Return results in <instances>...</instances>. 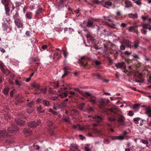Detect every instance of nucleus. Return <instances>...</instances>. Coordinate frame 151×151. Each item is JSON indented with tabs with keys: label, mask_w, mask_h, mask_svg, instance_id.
Segmentation results:
<instances>
[{
	"label": "nucleus",
	"mask_w": 151,
	"mask_h": 151,
	"mask_svg": "<svg viewBox=\"0 0 151 151\" xmlns=\"http://www.w3.org/2000/svg\"><path fill=\"white\" fill-rule=\"evenodd\" d=\"M109 111L114 114V115L108 118L109 120L112 122L117 121L118 123V126H129L125 121V118L122 113L119 111V108L114 106L109 109Z\"/></svg>",
	"instance_id": "obj_1"
},
{
	"label": "nucleus",
	"mask_w": 151,
	"mask_h": 151,
	"mask_svg": "<svg viewBox=\"0 0 151 151\" xmlns=\"http://www.w3.org/2000/svg\"><path fill=\"white\" fill-rule=\"evenodd\" d=\"M79 63L85 69H88L91 67L89 59L85 57H83L78 60Z\"/></svg>",
	"instance_id": "obj_2"
},
{
	"label": "nucleus",
	"mask_w": 151,
	"mask_h": 151,
	"mask_svg": "<svg viewBox=\"0 0 151 151\" xmlns=\"http://www.w3.org/2000/svg\"><path fill=\"white\" fill-rule=\"evenodd\" d=\"M8 133L5 130H0V139L4 140L8 143H12L13 141L10 138H8Z\"/></svg>",
	"instance_id": "obj_3"
},
{
	"label": "nucleus",
	"mask_w": 151,
	"mask_h": 151,
	"mask_svg": "<svg viewBox=\"0 0 151 151\" xmlns=\"http://www.w3.org/2000/svg\"><path fill=\"white\" fill-rule=\"evenodd\" d=\"M109 102L110 101L109 99H101L99 101V107L101 109H105Z\"/></svg>",
	"instance_id": "obj_4"
},
{
	"label": "nucleus",
	"mask_w": 151,
	"mask_h": 151,
	"mask_svg": "<svg viewBox=\"0 0 151 151\" xmlns=\"http://www.w3.org/2000/svg\"><path fill=\"white\" fill-rule=\"evenodd\" d=\"M67 89V87H65L64 88H61L60 89L58 90V91L60 93L59 94V96L61 98L67 97L68 95V92L67 91H65Z\"/></svg>",
	"instance_id": "obj_5"
},
{
	"label": "nucleus",
	"mask_w": 151,
	"mask_h": 151,
	"mask_svg": "<svg viewBox=\"0 0 151 151\" xmlns=\"http://www.w3.org/2000/svg\"><path fill=\"white\" fill-rule=\"evenodd\" d=\"M99 20L100 19H93L92 18L88 19L87 22L86 26L88 27H91L93 24H96L95 22H99Z\"/></svg>",
	"instance_id": "obj_6"
},
{
	"label": "nucleus",
	"mask_w": 151,
	"mask_h": 151,
	"mask_svg": "<svg viewBox=\"0 0 151 151\" xmlns=\"http://www.w3.org/2000/svg\"><path fill=\"white\" fill-rule=\"evenodd\" d=\"M0 68L4 75L7 76L9 74V71L7 69L4 68V64L1 61H0Z\"/></svg>",
	"instance_id": "obj_7"
},
{
	"label": "nucleus",
	"mask_w": 151,
	"mask_h": 151,
	"mask_svg": "<svg viewBox=\"0 0 151 151\" xmlns=\"http://www.w3.org/2000/svg\"><path fill=\"white\" fill-rule=\"evenodd\" d=\"M11 124V126L8 128V131L9 133H14L19 130V128L16 127L15 125H13L12 124Z\"/></svg>",
	"instance_id": "obj_8"
},
{
	"label": "nucleus",
	"mask_w": 151,
	"mask_h": 151,
	"mask_svg": "<svg viewBox=\"0 0 151 151\" xmlns=\"http://www.w3.org/2000/svg\"><path fill=\"white\" fill-rule=\"evenodd\" d=\"M115 66L117 68H121L122 69H125L126 68L125 63L124 62L116 63L115 64Z\"/></svg>",
	"instance_id": "obj_9"
},
{
	"label": "nucleus",
	"mask_w": 151,
	"mask_h": 151,
	"mask_svg": "<svg viewBox=\"0 0 151 151\" xmlns=\"http://www.w3.org/2000/svg\"><path fill=\"white\" fill-rule=\"evenodd\" d=\"M74 90L78 92L80 94H81L86 97H87L88 96H90L91 95V93L88 92H84L80 91L79 88H74Z\"/></svg>",
	"instance_id": "obj_10"
},
{
	"label": "nucleus",
	"mask_w": 151,
	"mask_h": 151,
	"mask_svg": "<svg viewBox=\"0 0 151 151\" xmlns=\"http://www.w3.org/2000/svg\"><path fill=\"white\" fill-rule=\"evenodd\" d=\"M86 31L87 32V33L86 35V36L88 40H91L92 42L95 43V40L94 38L91 35L90 32L87 31V30H86Z\"/></svg>",
	"instance_id": "obj_11"
},
{
	"label": "nucleus",
	"mask_w": 151,
	"mask_h": 151,
	"mask_svg": "<svg viewBox=\"0 0 151 151\" xmlns=\"http://www.w3.org/2000/svg\"><path fill=\"white\" fill-rule=\"evenodd\" d=\"M14 22L18 28H20L22 27L23 23L19 19H15Z\"/></svg>",
	"instance_id": "obj_12"
},
{
	"label": "nucleus",
	"mask_w": 151,
	"mask_h": 151,
	"mask_svg": "<svg viewBox=\"0 0 151 151\" xmlns=\"http://www.w3.org/2000/svg\"><path fill=\"white\" fill-rule=\"evenodd\" d=\"M38 124V122L37 121H32L28 124V126L30 127L35 128L36 127Z\"/></svg>",
	"instance_id": "obj_13"
},
{
	"label": "nucleus",
	"mask_w": 151,
	"mask_h": 151,
	"mask_svg": "<svg viewBox=\"0 0 151 151\" xmlns=\"http://www.w3.org/2000/svg\"><path fill=\"white\" fill-rule=\"evenodd\" d=\"M23 133L25 136H27L32 134V131L29 128H24L23 130Z\"/></svg>",
	"instance_id": "obj_14"
},
{
	"label": "nucleus",
	"mask_w": 151,
	"mask_h": 151,
	"mask_svg": "<svg viewBox=\"0 0 151 151\" xmlns=\"http://www.w3.org/2000/svg\"><path fill=\"white\" fill-rule=\"evenodd\" d=\"M92 117L93 119L95 120V121L96 122L98 123L101 122L103 119L102 117L98 115L92 116Z\"/></svg>",
	"instance_id": "obj_15"
},
{
	"label": "nucleus",
	"mask_w": 151,
	"mask_h": 151,
	"mask_svg": "<svg viewBox=\"0 0 151 151\" xmlns=\"http://www.w3.org/2000/svg\"><path fill=\"white\" fill-rule=\"evenodd\" d=\"M121 44L125 45L126 47H128L131 48V42L127 40H123Z\"/></svg>",
	"instance_id": "obj_16"
},
{
	"label": "nucleus",
	"mask_w": 151,
	"mask_h": 151,
	"mask_svg": "<svg viewBox=\"0 0 151 151\" xmlns=\"http://www.w3.org/2000/svg\"><path fill=\"white\" fill-rule=\"evenodd\" d=\"M88 97H90V99H89V101L91 102L93 104H96L97 103V101L96 100V98L91 95L90 96H88L87 98Z\"/></svg>",
	"instance_id": "obj_17"
},
{
	"label": "nucleus",
	"mask_w": 151,
	"mask_h": 151,
	"mask_svg": "<svg viewBox=\"0 0 151 151\" xmlns=\"http://www.w3.org/2000/svg\"><path fill=\"white\" fill-rule=\"evenodd\" d=\"M102 2L103 3V5L105 7L107 6H111L112 4L111 2L106 1V0H102Z\"/></svg>",
	"instance_id": "obj_18"
},
{
	"label": "nucleus",
	"mask_w": 151,
	"mask_h": 151,
	"mask_svg": "<svg viewBox=\"0 0 151 151\" xmlns=\"http://www.w3.org/2000/svg\"><path fill=\"white\" fill-rule=\"evenodd\" d=\"M70 148L71 151H79L78 146L76 145L71 144Z\"/></svg>",
	"instance_id": "obj_19"
},
{
	"label": "nucleus",
	"mask_w": 151,
	"mask_h": 151,
	"mask_svg": "<svg viewBox=\"0 0 151 151\" xmlns=\"http://www.w3.org/2000/svg\"><path fill=\"white\" fill-rule=\"evenodd\" d=\"M15 121L16 124L19 125H23L25 124L24 121L18 119H15Z\"/></svg>",
	"instance_id": "obj_20"
},
{
	"label": "nucleus",
	"mask_w": 151,
	"mask_h": 151,
	"mask_svg": "<svg viewBox=\"0 0 151 151\" xmlns=\"http://www.w3.org/2000/svg\"><path fill=\"white\" fill-rule=\"evenodd\" d=\"M145 110L146 114L149 117H151V107H147Z\"/></svg>",
	"instance_id": "obj_21"
},
{
	"label": "nucleus",
	"mask_w": 151,
	"mask_h": 151,
	"mask_svg": "<svg viewBox=\"0 0 151 151\" xmlns=\"http://www.w3.org/2000/svg\"><path fill=\"white\" fill-rule=\"evenodd\" d=\"M134 47L135 49H137L138 47H139V44H140L138 40H136L134 41Z\"/></svg>",
	"instance_id": "obj_22"
},
{
	"label": "nucleus",
	"mask_w": 151,
	"mask_h": 151,
	"mask_svg": "<svg viewBox=\"0 0 151 151\" xmlns=\"http://www.w3.org/2000/svg\"><path fill=\"white\" fill-rule=\"evenodd\" d=\"M113 45L111 42H109L104 44V47L105 48L107 49H109L113 47Z\"/></svg>",
	"instance_id": "obj_23"
},
{
	"label": "nucleus",
	"mask_w": 151,
	"mask_h": 151,
	"mask_svg": "<svg viewBox=\"0 0 151 151\" xmlns=\"http://www.w3.org/2000/svg\"><path fill=\"white\" fill-rule=\"evenodd\" d=\"M129 31L131 32H134L138 34V30L137 29H135L134 27L133 26L130 27H129Z\"/></svg>",
	"instance_id": "obj_24"
},
{
	"label": "nucleus",
	"mask_w": 151,
	"mask_h": 151,
	"mask_svg": "<svg viewBox=\"0 0 151 151\" xmlns=\"http://www.w3.org/2000/svg\"><path fill=\"white\" fill-rule=\"evenodd\" d=\"M128 16L130 18L134 19L137 18L138 17V15L137 13L135 14L130 13L128 14Z\"/></svg>",
	"instance_id": "obj_25"
},
{
	"label": "nucleus",
	"mask_w": 151,
	"mask_h": 151,
	"mask_svg": "<svg viewBox=\"0 0 151 151\" xmlns=\"http://www.w3.org/2000/svg\"><path fill=\"white\" fill-rule=\"evenodd\" d=\"M42 104L45 106L49 107L50 105L49 102L46 99H44L42 102Z\"/></svg>",
	"instance_id": "obj_26"
},
{
	"label": "nucleus",
	"mask_w": 151,
	"mask_h": 151,
	"mask_svg": "<svg viewBox=\"0 0 151 151\" xmlns=\"http://www.w3.org/2000/svg\"><path fill=\"white\" fill-rule=\"evenodd\" d=\"M85 105V103H81L78 106V108L81 111H86L83 109V108L84 107Z\"/></svg>",
	"instance_id": "obj_27"
},
{
	"label": "nucleus",
	"mask_w": 151,
	"mask_h": 151,
	"mask_svg": "<svg viewBox=\"0 0 151 151\" xmlns=\"http://www.w3.org/2000/svg\"><path fill=\"white\" fill-rule=\"evenodd\" d=\"M125 7L129 8L132 6L131 2L129 1H126L125 2Z\"/></svg>",
	"instance_id": "obj_28"
},
{
	"label": "nucleus",
	"mask_w": 151,
	"mask_h": 151,
	"mask_svg": "<svg viewBox=\"0 0 151 151\" xmlns=\"http://www.w3.org/2000/svg\"><path fill=\"white\" fill-rule=\"evenodd\" d=\"M4 7L6 12V14L7 16H9L10 10L9 9V6H4Z\"/></svg>",
	"instance_id": "obj_29"
},
{
	"label": "nucleus",
	"mask_w": 151,
	"mask_h": 151,
	"mask_svg": "<svg viewBox=\"0 0 151 151\" xmlns=\"http://www.w3.org/2000/svg\"><path fill=\"white\" fill-rule=\"evenodd\" d=\"M61 57L60 55H59L58 53H56L54 55L53 59L59 60Z\"/></svg>",
	"instance_id": "obj_30"
},
{
	"label": "nucleus",
	"mask_w": 151,
	"mask_h": 151,
	"mask_svg": "<svg viewBox=\"0 0 151 151\" xmlns=\"http://www.w3.org/2000/svg\"><path fill=\"white\" fill-rule=\"evenodd\" d=\"M64 73L62 76V77L63 78L66 76L69 73L68 70V68L66 67H65L64 69Z\"/></svg>",
	"instance_id": "obj_31"
},
{
	"label": "nucleus",
	"mask_w": 151,
	"mask_h": 151,
	"mask_svg": "<svg viewBox=\"0 0 151 151\" xmlns=\"http://www.w3.org/2000/svg\"><path fill=\"white\" fill-rule=\"evenodd\" d=\"M63 120L66 123L68 124L70 123V118L68 116H66L65 118H63Z\"/></svg>",
	"instance_id": "obj_32"
},
{
	"label": "nucleus",
	"mask_w": 151,
	"mask_h": 151,
	"mask_svg": "<svg viewBox=\"0 0 151 151\" xmlns=\"http://www.w3.org/2000/svg\"><path fill=\"white\" fill-rule=\"evenodd\" d=\"M34 110V108H28L27 109V113L29 114L32 113Z\"/></svg>",
	"instance_id": "obj_33"
},
{
	"label": "nucleus",
	"mask_w": 151,
	"mask_h": 151,
	"mask_svg": "<svg viewBox=\"0 0 151 151\" xmlns=\"http://www.w3.org/2000/svg\"><path fill=\"white\" fill-rule=\"evenodd\" d=\"M32 12H28L27 13H26L25 15V16L27 18L29 19H31L32 18Z\"/></svg>",
	"instance_id": "obj_34"
},
{
	"label": "nucleus",
	"mask_w": 151,
	"mask_h": 151,
	"mask_svg": "<svg viewBox=\"0 0 151 151\" xmlns=\"http://www.w3.org/2000/svg\"><path fill=\"white\" fill-rule=\"evenodd\" d=\"M1 2L4 5V6H9L8 0H2Z\"/></svg>",
	"instance_id": "obj_35"
},
{
	"label": "nucleus",
	"mask_w": 151,
	"mask_h": 151,
	"mask_svg": "<svg viewBox=\"0 0 151 151\" xmlns=\"http://www.w3.org/2000/svg\"><path fill=\"white\" fill-rule=\"evenodd\" d=\"M31 86L32 87L37 89H39L40 87V85L39 84L35 83H32Z\"/></svg>",
	"instance_id": "obj_36"
},
{
	"label": "nucleus",
	"mask_w": 151,
	"mask_h": 151,
	"mask_svg": "<svg viewBox=\"0 0 151 151\" xmlns=\"http://www.w3.org/2000/svg\"><path fill=\"white\" fill-rule=\"evenodd\" d=\"M53 85L55 88H57L60 86L58 82H54L53 83Z\"/></svg>",
	"instance_id": "obj_37"
},
{
	"label": "nucleus",
	"mask_w": 151,
	"mask_h": 151,
	"mask_svg": "<svg viewBox=\"0 0 151 151\" xmlns=\"http://www.w3.org/2000/svg\"><path fill=\"white\" fill-rule=\"evenodd\" d=\"M33 102L31 101L30 102L27 103V106L28 108H34L33 107Z\"/></svg>",
	"instance_id": "obj_38"
},
{
	"label": "nucleus",
	"mask_w": 151,
	"mask_h": 151,
	"mask_svg": "<svg viewBox=\"0 0 151 151\" xmlns=\"http://www.w3.org/2000/svg\"><path fill=\"white\" fill-rule=\"evenodd\" d=\"M66 1V0H60L58 2L59 6L63 5L65 2Z\"/></svg>",
	"instance_id": "obj_39"
},
{
	"label": "nucleus",
	"mask_w": 151,
	"mask_h": 151,
	"mask_svg": "<svg viewBox=\"0 0 151 151\" xmlns=\"http://www.w3.org/2000/svg\"><path fill=\"white\" fill-rule=\"evenodd\" d=\"M40 91L38 93H42L44 94H45L47 92V88H42L40 89Z\"/></svg>",
	"instance_id": "obj_40"
},
{
	"label": "nucleus",
	"mask_w": 151,
	"mask_h": 151,
	"mask_svg": "<svg viewBox=\"0 0 151 151\" xmlns=\"http://www.w3.org/2000/svg\"><path fill=\"white\" fill-rule=\"evenodd\" d=\"M42 9L41 8H39L36 11V15H37L39 13H41L42 12Z\"/></svg>",
	"instance_id": "obj_41"
},
{
	"label": "nucleus",
	"mask_w": 151,
	"mask_h": 151,
	"mask_svg": "<svg viewBox=\"0 0 151 151\" xmlns=\"http://www.w3.org/2000/svg\"><path fill=\"white\" fill-rule=\"evenodd\" d=\"M13 17L14 20H15V19H19V14L17 12H16L15 14L13 16Z\"/></svg>",
	"instance_id": "obj_42"
},
{
	"label": "nucleus",
	"mask_w": 151,
	"mask_h": 151,
	"mask_svg": "<svg viewBox=\"0 0 151 151\" xmlns=\"http://www.w3.org/2000/svg\"><path fill=\"white\" fill-rule=\"evenodd\" d=\"M15 83L17 85L20 86L22 85V82L19 81L18 80L16 79L15 80Z\"/></svg>",
	"instance_id": "obj_43"
},
{
	"label": "nucleus",
	"mask_w": 151,
	"mask_h": 151,
	"mask_svg": "<svg viewBox=\"0 0 151 151\" xmlns=\"http://www.w3.org/2000/svg\"><path fill=\"white\" fill-rule=\"evenodd\" d=\"M141 119L139 117H136L133 119V120L135 122V124L138 123L137 122Z\"/></svg>",
	"instance_id": "obj_44"
},
{
	"label": "nucleus",
	"mask_w": 151,
	"mask_h": 151,
	"mask_svg": "<svg viewBox=\"0 0 151 151\" xmlns=\"http://www.w3.org/2000/svg\"><path fill=\"white\" fill-rule=\"evenodd\" d=\"M108 25L109 27H112V28H113V29H117V27H116V25L115 24H108Z\"/></svg>",
	"instance_id": "obj_45"
},
{
	"label": "nucleus",
	"mask_w": 151,
	"mask_h": 151,
	"mask_svg": "<svg viewBox=\"0 0 151 151\" xmlns=\"http://www.w3.org/2000/svg\"><path fill=\"white\" fill-rule=\"evenodd\" d=\"M9 88H6L4 89V94L6 95H7L9 92Z\"/></svg>",
	"instance_id": "obj_46"
},
{
	"label": "nucleus",
	"mask_w": 151,
	"mask_h": 151,
	"mask_svg": "<svg viewBox=\"0 0 151 151\" xmlns=\"http://www.w3.org/2000/svg\"><path fill=\"white\" fill-rule=\"evenodd\" d=\"M104 18L105 20H106L109 21L111 22V18L110 17H106L105 16H104Z\"/></svg>",
	"instance_id": "obj_47"
},
{
	"label": "nucleus",
	"mask_w": 151,
	"mask_h": 151,
	"mask_svg": "<svg viewBox=\"0 0 151 151\" xmlns=\"http://www.w3.org/2000/svg\"><path fill=\"white\" fill-rule=\"evenodd\" d=\"M92 1L94 3L97 4H100L102 3V1H100L98 0H92Z\"/></svg>",
	"instance_id": "obj_48"
},
{
	"label": "nucleus",
	"mask_w": 151,
	"mask_h": 151,
	"mask_svg": "<svg viewBox=\"0 0 151 151\" xmlns=\"http://www.w3.org/2000/svg\"><path fill=\"white\" fill-rule=\"evenodd\" d=\"M87 110L88 111H93V108L92 107H89L87 108Z\"/></svg>",
	"instance_id": "obj_49"
},
{
	"label": "nucleus",
	"mask_w": 151,
	"mask_h": 151,
	"mask_svg": "<svg viewBox=\"0 0 151 151\" xmlns=\"http://www.w3.org/2000/svg\"><path fill=\"white\" fill-rule=\"evenodd\" d=\"M42 107L41 106H40L39 107H37V110L40 114V111H42Z\"/></svg>",
	"instance_id": "obj_50"
},
{
	"label": "nucleus",
	"mask_w": 151,
	"mask_h": 151,
	"mask_svg": "<svg viewBox=\"0 0 151 151\" xmlns=\"http://www.w3.org/2000/svg\"><path fill=\"white\" fill-rule=\"evenodd\" d=\"M49 111L52 114L55 115H56L57 114V113L56 111H53V110L52 109H49Z\"/></svg>",
	"instance_id": "obj_51"
},
{
	"label": "nucleus",
	"mask_w": 151,
	"mask_h": 151,
	"mask_svg": "<svg viewBox=\"0 0 151 151\" xmlns=\"http://www.w3.org/2000/svg\"><path fill=\"white\" fill-rule=\"evenodd\" d=\"M44 99H41L39 98L37 99V103H42V102L43 101V100Z\"/></svg>",
	"instance_id": "obj_52"
},
{
	"label": "nucleus",
	"mask_w": 151,
	"mask_h": 151,
	"mask_svg": "<svg viewBox=\"0 0 151 151\" xmlns=\"http://www.w3.org/2000/svg\"><path fill=\"white\" fill-rule=\"evenodd\" d=\"M139 105L138 104H135L133 106V109H137L139 108Z\"/></svg>",
	"instance_id": "obj_53"
},
{
	"label": "nucleus",
	"mask_w": 151,
	"mask_h": 151,
	"mask_svg": "<svg viewBox=\"0 0 151 151\" xmlns=\"http://www.w3.org/2000/svg\"><path fill=\"white\" fill-rule=\"evenodd\" d=\"M34 147L35 149L37 150H39L40 148V147L37 145H36V143L34 144Z\"/></svg>",
	"instance_id": "obj_54"
},
{
	"label": "nucleus",
	"mask_w": 151,
	"mask_h": 151,
	"mask_svg": "<svg viewBox=\"0 0 151 151\" xmlns=\"http://www.w3.org/2000/svg\"><path fill=\"white\" fill-rule=\"evenodd\" d=\"M124 54L126 55L129 56L131 55V53L128 51H126L124 52Z\"/></svg>",
	"instance_id": "obj_55"
},
{
	"label": "nucleus",
	"mask_w": 151,
	"mask_h": 151,
	"mask_svg": "<svg viewBox=\"0 0 151 151\" xmlns=\"http://www.w3.org/2000/svg\"><path fill=\"white\" fill-rule=\"evenodd\" d=\"M116 137L117 138L116 139H117L122 140L124 139V137L122 136H117Z\"/></svg>",
	"instance_id": "obj_56"
},
{
	"label": "nucleus",
	"mask_w": 151,
	"mask_h": 151,
	"mask_svg": "<svg viewBox=\"0 0 151 151\" xmlns=\"http://www.w3.org/2000/svg\"><path fill=\"white\" fill-rule=\"evenodd\" d=\"M142 141L143 143L146 144V146H147L148 144V142L146 140H142Z\"/></svg>",
	"instance_id": "obj_57"
},
{
	"label": "nucleus",
	"mask_w": 151,
	"mask_h": 151,
	"mask_svg": "<svg viewBox=\"0 0 151 151\" xmlns=\"http://www.w3.org/2000/svg\"><path fill=\"white\" fill-rule=\"evenodd\" d=\"M120 48L121 50H124L125 49V47L124 45H120Z\"/></svg>",
	"instance_id": "obj_58"
},
{
	"label": "nucleus",
	"mask_w": 151,
	"mask_h": 151,
	"mask_svg": "<svg viewBox=\"0 0 151 151\" xmlns=\"http://www.w3.org/2000/svg\"><path fill=\"white\" fill-rule=\"evenodd\" d=\"M128 115L130 116H132L134 115L133 112L132 111H129V112Z\"/></svg>",
	"instance_id": "obj_59"
},
{
	"label": "nucleus",
	"mask_w": 151,
	"mask_h": 151,
	"mask_svg": "<svg viewBox=\"0 0 151 151\" xmlns=\"http://www.w3.org/2000/svg\"><path fill=\"white\" fill-rule=\"evenodd\" d=\"M94 76H96L99 78H101V75L98 73H96L95 74Z\"/></svg>",
	"instance_id": "obj_60"
},
{
	"label": "nucleus",
	"mask_w": 151,
	"mask_h": 151,
	"mask_svg": "<svg viewBox=\"0 0 151 151\" xmlns=\"http://www.w3.org/2000/svg\"><path fill=\"white\" fill-rule=\"evenodd\" d=\"M77 93H75L73 91H69V94L71 95H74L76 94L77 95Z\"/></svg>",
	"instance_id": "obj_61"
},
{
	"label": "nucleus",
	"mask_w": 151,
	"mask_h": 151,
	"mask_svg": "<svg viewBox=\"0 0 151 151\" xmlns=\"http://www.w3.org/2000/svg\"><path fill=\"white\" fill-rule=\"evenodd\" d=\"M47 124L49 126H51L53 125V123L52 121H49L48 122H47Z\"/></svg>",
	"instance_id": "obj_62"
},
{
	"label": "nucleus",
	"mask_w": 151,
	"mask_h": 151,
	"mask_svg": "<svg viewBox=\"0 0 151 151\" xmlns=\"http://www.w3.org/2000/svg\"><path fill=\"white\" fill-rule=\"evenodd\" d=\"M141 1H134V2L136 3L138 5H140L141 4V2H140Z\"/></svg>",
	"instance_id": "obj_63"
},
{
	"label": "nucleus",
	"mask_w": 151,
	"mask_h": 151,
	"mask_svg": "<svg viewBox=\"0 0 151 151\" xmlns=\"http://www.w3.org/2000/svg\"><path fill=\"white\" fill-rule=\"evenodd\" d=\"M47 47V45H43L42 46V48L44 50H45Z\"/></svg>",
	"instance_id": "obj_64"
}]
</instances>
